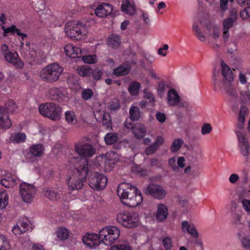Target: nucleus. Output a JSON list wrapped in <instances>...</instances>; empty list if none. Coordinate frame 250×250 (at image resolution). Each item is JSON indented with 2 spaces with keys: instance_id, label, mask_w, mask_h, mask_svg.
<instances>
[{
  "instance_id": "obj_1",
  "label": "nucleus",
  "mask_w": 250,
  "mask_h": 250,
  "mask_svg": "<svg viewBox=\"0 0 250 250\" xmlns=\"http://www.w3.org/2000/svg\"><path fill=\"white\" fill-rule=\"evenodd\" d=\"M71 162L74 168L72 174L67 180L69 190L81 189L88 172V160L83 158H73Z\"/></svg>"
},
{
  "instance_id": "obj_2",
  "label": "nucleus",
  "mask_w": 250,
  "mask_h": 250,
  "mask_svg": "<svg viewBox=\"0 0 250 250\" xmlns=\"http://www.w3.org/2000/svg\"><path fill=\"white\" fill-rule=\"evenodd\" d=\"M219 71L214 69L212 73V80L215 90H224V92L229 97V101L233 110L237 108L239 104V101L237 100V92L232 83H224L220 85L218 83Z\"/></svg>"
},
{
  "instance_id": "obj_3",
  "label": "nucleus",
  "mask_w": 250,
  "mask_h": 250,
  "mask_svg": "<svg viewBox=\"0 0 250 250\" xmlns=\"http://www.w3.org/2000/svg\"><path fill=\"white\" fill-rule=\"evenodd\" d=\"M63 69L58 63L54 62L44 67L40 72L42 80L47 83H53L58 80Z\"/></svg>"
},
{
  "instance_id": "obj_4",
  "label": "nucleus",
  "mask_w": 250,
  "mask_h": 250,
  "mask_svg": "<svg viewBox=\"0 0 250 250\" xmlns=\"http://www.w3.org/2000/svg\"><path fill=\"white\" fill-rule=\"evenodd\" d=\"M65 35L71 39H82L87 33L86 26L80 22L72 21L67 22L65 26Z\"/></svg>"
},
{
  "instance_id": "obj_5",
  "label": "nucleus",
  "mask_w": 250,
  "mask_h": 250,
  "mask_svg": "<svg viewBox=\"0 0 250 250\" xmlns=\"http://www.w3.org/2000/svg\"><path fill=\"white\" fill-rule=\"evenodd\" d=\"M41 114L54 121H59L61 118L62 108L53 103L41 104L39 107Z\"/></svg>"
},
{
  "instance_id": "obj_6",
  "label": "nucleus",
  "mask_w": 250,
  "mask_h": 250,
  "mask_svg": "<svg viewBox=\"0 0 250 250\" xmlns=\"http://www.w3.org/2000/svg\"><path fill=\"white\" fill-rule=\"evenodd\" d=\"M102 243L106 245L113 243L120 235V229L116 226H109L103 228L99 231Z\"/></svg>"
},
{
  "instance_id": "obj_7",
  "label": "nucleus",
  "mask_w": 250,
  "mask_h": 250,
  "mask_svg": "<svg viewBox=\"0 0 250 250\" xmlns=\"http://www.w3.org/2000/svg\"><path fill=\"white\" fill-rule=\"evenodd\" d=\"M116 219L118 222L127 228L137 226L139 221L138 214L133 211H121L117 215Z\"/></svg>"
},
{
  "instance_id": "obj_8",
  "label": "nucleus",
  "mask_w": 250,
  "mask_h": 250,
  "mask_svg": "<svg viewBox=\"0 0 250 250\" xmlns=\"http://www.w3.org/2000/svg\"><path fill=\"white\" fill-rule=\"evenodd\" d=\"M119 160L118 154L113 151H110L105 155H101L96 158V161L99 165L104 164L106 171H111L115 164Z\"/></svg>"
},
{
  "instance_id": "obj_9",
  "label": "nucleus",
  "mask_w": 250,
  "mask_h": 250,
  "mask_svg": "<svg viewBox=\"0 0 250 250\" xmlns=\"http://www.w3.org/2000/svg\"><path fill=\"white\" fill-rule=\"evenodd\" d=\"M107 181V177L103 174L94 172L89 179V185L93 189L103 190L106 187Z\"/></svg>"
},
{
  "instance_id": "obj_10",
  "label": "nucleus",
  "mask_w": 250,
  "mask_h": 250,
  "mask_svg": "<svg viewBox=\"0 0 250 250\" xmlns=\"http://www.w3.org/2000/svg\"><path fill=\"white\" fill-rule=\"evenodd\" d=\"M167 103L170 106H177L179 108L188 107L189 105L188 102L181 99L177 92L173 88H170L167 92Z\"/></svg>"
},
{
  "instance_id": "obj_11",
  "label": "nucleus",
  "mask_w": 250,
  "mask_h": 250,
  "mask_svg": "<svg viewBox=\"0 0 250 250\" xmlns=\"http://www.w3.org/2000/svg\"><path fill=\"white\" fill-rule=\"evenodd\" d=\"M237 19V14L235 10L230 12V15L222 22L223 35L224 41H228L230 37V29L232 28Z\"/></svg>"
},
{
  "instance_id": "obj_12",
  "label": "nucleus",
  "mask_w": 250,
  "mask_h": 250,
  "mask_svg": "<svg viewBox=\"0 0 250 250\" xmlns=\"http://www.w3.org/2000/svg\"><path fill=\"white\" fill-rule=\"evenodd\" d=\"M138 189L128 183H123L120 184L117 189V194L120 197L122 203L124 205V201L126 199H129L134 192H136Z\"/></svg>"
},
{
  "instance_id": "obj_13",
  "label": "nucleus",
  "mask_w": 250,
  "mask_h": 250,
  "mask_svg": "<svg viewBox=\"0 0 250 250\" xmlns=\"http://www.w3.org/2000/svg\"><path fill=\"white\" fill-rule=\"evenodd\" d=\"M36 188L34 186L26 183H22L20 185V193L24 202L31 203L36 193Z\"/></svg>"
},
{
  "instance_id": "obj_14",
  "label": "nucleus",
  "mask_w": 250,
  "mask_h": 250,
  "mask_svg": "<svg viewBox=\"0 0 250 250\" xmlns=\"http://www.w3.org/2000/svg\"><path fill=\"white\" fill-rule=\"evenodd\" d=\"M238 141V147L240 153L244 157L250 154V145L246 137V134L241 131H236Z\"/></svg>"
},
{
  "instance_id": "obj_15",
  "label": "nucleus",
  "mask_w": 250,
  "mask_h": 250,
  "mask_svg": "<svg viewBox=\"0 0 250 250\" xmlns=\"http://www.w3.org/2000/svg\"><path fill=\"white\" fill-rule=\"evenodd\" d=\"M145 193L157 199H163L167 195V191L162 186L155 184L148 185L145 190Z\"/></svg>"
},
{
  "instance_id": "obj_16",
  "label": "nucleus",
  "mask_w": 250,
  "mask_h": 250,
  "mask_svg": "<svg viewBox=\"0 0 250 250\" xmlns=\"http://www.w3.org/2000/svg\"><path fill=\"white\" fill-rule=\"evenodd\" d=\"M48 96L55 101H65L68 99V93L65 88L62 87H50L48 89Z\"/></svg>"
},
{
  "instance_id": "obj_17",
  "label": "nucleus",
  "mask_w": 250,
  "mask_h": 250,
  "mask_svg": "<svg viewBox=\"0 0 250 250\" xmlns=\"http://www.w3.org/2000/svg\"><path fill=\"white\" fill-rule=\"evenodd\" d=\"M220 66L223 81H218L220 85H224V83H232L234 80V76L230 67L222 60L220 62Z\"/></svg>"
},
{
  "instance_id": "obj_18",
  "label": "nucleus",
  "mask_w": 250,
  "mask_h": 250,
  "mask_svg": "<svg viewBox=\"0 0 250 250\" xmlns=\"http://www.w3.org/2000/svg\"><path fill=\"white\" fill-rule=\"evenodd\" d=\"M75 151L79 155L83 157H91L95 153L93 146L88 143H78L75 145Z\"/></svg>"
},
{
  "instance_id": "obj_19",
  "label": "nucleus",
  "mask_w": 250,
  "mask_h": 250,
  "mask_svg": "<svg viewBox=\"0 0 250 250\" xmlns=\"http://www.w3.org/2000/svg\"><path fill=\"white\" fill-rule=\"evenodd\" d=\"M83 243L90 248H94L102 243L100 235L96 233H87L83 237Z\"/></svg>"
},
{
  "instance_id": "obj_20",
  "label": "nucleus",
  "mask_w": 250,
  "mask_h": 250,
  "mask_svg": "<svg viewBox=\"0 0 250 250\" xmlns=\"http://www.w3.org/2000/svg\"><path fill=\"white\" fill-rule=\"evenodd\" d=\"M185 158L183 156L173 157L168 160V166L175 172H178L186 166Z\"/></svg>"
},
{
  "instance_id": "obj_21",
  "label": "nucleus",
  "mask_w": 250,
  "mask_h": 250,
  "mask_svg": "<svg viewBox=\"0 0 250 250\" xmlns=\"http://www.w3.org/2000/svg\"><path fill=\"white\" fill-rule=\"evenodd\" d=\"M113 11V6L107 3H102L95 10V15L100 18L106 17L110 15Z\"/></svg>"
},
{
  "instance_id": "obj_22",
  "label": "nucleus",
  "mask_w": 250,
  "mask_h": 250,
  "mask_svg": "<svg viewBox=\"0 0 250 250\" xmlns=\"http://www.w3.org/2000/svg\"><path fill=\"white\" fill-rule=\"evenodd\" d=\"M7 62L13 64L17 68H21L23 66V62L19 58L16 52L11 51L3 57Z\"/></svg>"
},
{
  "instance_id": "obj_23",
  "label": "nucleus",
  "mask_w": 250,
  "mask_h": 250,
  "mask_svg": "<svg viewBox=\"0 0 250 250\" xmlns=\"http://www.w3.org/2000/svg\"><path fill=\"white\" fill-rule=\"evenodd\" d=\"M95 118L97 121H102L106 128L111 127V117L110 114L104 111H96L94 112Z\"/></svg>"
},
{
  "instance_id": "obj_24",
  "label": "nucleus",
  "mask_w": 250,
  "mask_h": 250,
  "mask_svg": "<svg viewBox=\"0 0 250 250\" xmlns=\"http://www.w3.org/2000/svg\"><path fill=\"white\" fill-rule=\"evenodd\" d=\"M143 201V197L141 193L138 191L134 192V195L129 199H126L124 201V205L130 208H135L139 206Z\"/></svg>"
},
{
  "instance_id": "obj_25",
  "label": "nucleus",
  "mask_w": 250,
  "mask_h": 250,
  "mask_svg": "<svg viewBox=\"0 0 250 250\" xmlns=\"http://www.w3.org/2000/svg\"><path fill=\"white\" fill-rule=\"evenodd\" d=\"M64 51L68 57L73 58H79L82 54V50L80 48L71 43L65 45Z\"/></svg>"
},
{
  "instance_id": "obj_26",
  "label": "nucleus",
  "mask_w": 250,
  "mask_h": 250,
  "mask_svg": "<svg viewBox=\"0 0 250 250\" xmlns=\"http://www.w3.org/2000/svg\"><path fill=\"white\" fill-rule=\"evenodd\" d=\"M181 229L184 233H188L195 238H198L199 236L194 225L192 223H189L187 221L182 222Z\"/></svg>"
},
{
  "instance_id": "obj_27",
  "label": "nucleus",
  "mask_w": 250,
  "mask_h": 250,
  "mask_svg": "<svg viewBox=\"0 0 250 250\" xmlns=\"http://www.w3.org/2000/svg\"><path fill=\"white\" fill-rule=\"evenodd\" d=\"M122 11L126 14L133 16L136 13V7L133 0H124L121 5Z\"/></svg>"
},
{
  "instance_id": "obj_28",
  "label": "nucleus",
  "mask_w": 250,
  "mask_h": 250,
  "mask_svg": "<svg viewBox=\"0 0 250 250\" xmlns=\"http://www.w3.org/2000/svg\"><path fill=\"white\" fill-rule=\"evenodd\" d=\"M168 215V209L164 204H159L157 205V210L156 218L159 221H163L167 219Z\"/></svg>"
},
{
  "instance_id": "obj_29",
  "label": "nucleus",
  "mask_w": 250,
  "mask_h": 250,
  "mask_svg": "<svg viewBox=\"0 0 250 250\" xmlns=\"http://www.w3.org/2000/svg\"><path fill=\"white\" fill-rule=\"evenodd\" d=\"M11 123L8 115L3 107H0V128H8Z\"/></svg>"
},
{
  "instance_id": "obj_30",
  "label": "nucleus",
  "mask_w": 250,
  "mask_h": 250,
  "mask_svg": "<svg viewBox=\"0 0 250 250\" xmlns=\"http://www.w3.org/2000/svg\"><path fill=\"white\" fill-rule=\"evenodd\" d=\"M236 205L235 203L231 204V207L229 208V212L231 216V223L234 225H238L241 221V216L236 211Z\"/></svg>"
},
{
  "instance_id": "obj_31",
  "label": "nucleus",
  "mask_w": 250,
  "mask_h": 250,
  "mask_svg": "<svg viewBox=\"0 0 250 250\" xmlns=\"http://www.w3.org/2000/svg\"><path fill=\"white\" fill-rule=\"evenodd\" d=\"M132 132L135 137L140 140L145 136L146 131L145 126L143 125L137 124L134 125Z\"/></svg>"
},
{
  "instance_id": "obj_32",
  "label": "nucleus",
  "mask_w": 250,
  "mask_h": 250,
  "mask_svg": "<svg viewBox=\"0 0 250 250\" xmlns=\"http://www.w3.org/2000/svg\"><path fill=\"white\" fill-rule=\"evenodd\" d=\"M130 70V66L128 63H123L113 70V73L116 76L127 74Z\"/></svg>"
},
{
  "instance_id": "obj_33",
  "label": "nucleus",
  "mask_w": 250,
  "mask_h": 250,
  "mask_svg": "<svg viewBox=\"0 0 250 250\" xmlns=\"http://www.w3.org/2000/svg\"><path fill=\"white\" fill-rule=\"evenodd\" d=\"M70 231L64 227L58 228L55 231L56 237L59 240L64 241L69 236Z\"/></svg>"
},
{
  "instance_id": "obj_34",
  "label": "nucleus",
  "mask_w": 250,
  "mask_h": 250,
  "mask_svg": "<svg viewBox=\"0 0 250 250\" xmlns=\"http://www.w3.org/2000/svg\"><path fill=\"white\" fill-rule=\"evenodd\" d=\"M0 184L6 188L14 187L16 184V179L13 176L7 175L0 180Z\"/></svg>"
},
{
  "instance_id": "obj_35",
  "label": "nucleus",
  "mask_w": 250,
  "mask_h": 250,
  "mask_svg": "<svg viewBox=\"0 0 250 250\" xmlns=\"http://www.w3.org/2000/svg\"><path fill=\"white\" fill-rule=\"evenodd\" d=\"M247 111L248 108L247 107L243 105L241 106L238 116V123L237 124V127L240 129H242L243 128V125L245 122V115Z\"/></svg>"
},
{
  "instance_id": "obj_36",
  "label": "nucleus",
  "mask_w": 250,
  "mask_h": 250,
  "mask_svg": "<svg viewBox=\"0 0 250 250\" xmlns=\"http://www.w3.org/2000/svg\"><path fill=\"white\" fill-rule=\"evenodd\" d=\"M65 119L68 124L74 125L77 122V118L74 112L72 110H68L64 113Z\"/></svg>"
},
{
  "instance_id": "obj_37",
  "label": "nucleus",
  "mask_w": 250,
  "mask_h": 250,
  "mask_svg": "<svg viewBox=\"0 0 250 250\" xmlns=\"http://www.w3.org/2000/svg\"><path fill=\"white\" fill-rule=\"evenodd\" d=\"M76 71L81 76L88 77L91 75L92 69L87 65H82L76 68Z\"/></svg>"
},
{
  "instance_id": "obj_38",
  "label": "nucleus",
  "mask_w": 250,
  "mask_h": 250,
  "mask_svg": "<svg viewBox=\"0 0 250 250\" xmlns=\"http://www.w3.org/2000/svg\"><path fill=\"white\" fill-rule=\"evenodd\" d=\"M31 153L35 156H41L44 152V148L42 144L33 145L30 149Z\"/></svg>"
},
{
  "instance_id": "obj_39",
  "label": "nucleus",
  "mask_w": 250,
  "mask_h": 250,
  "mask_svg": "<svg viewBox=\"0 0 250 250\" xmlns=\"http://www.w3.org/2000/svg\"><path fill=\"white\" fill-rule=\"evenodd\" d=\"M121 43V39L119 36L112 35L108 39V45L113 48L118 47Z\"/></svg>"
},
{
  "instance_id": "obj_40",
  "label": "nucleus",
  "mask_w": 250,
  "mask_h": 250,
  "mask_svg": "<svg viewBox=\"0 0 250 250\" xmlns=\"http://www.w3.org/2000/svg\"><path fill=\"white\" fill-rule=\"evenodd\" d=\"M26 139V135L20 132L12 134L10 137V141L14 143H20L24 142Z\"/></svg>"
},
{
  "instance_id": "obj_41",
  "label": "nucleus",
  "mask_w": 250,
  "mask_h": 250,
  "mask_svg": "<svg viewBox=\"0 0 250 250\" xmlns=\"http://www.w3.org/2000/svg\"><path fill=\"white\" fill-rule=\"evenodd\" d=\"M3 107L7 115L8 113H13L16 112L17 109V105L13 100L7 101L5 104V107Z\"/></svg>"
},
{
  "instance_id": "obj_42",
  "label": "nucleus",
  "mask_w": 250,
  "mask_h": 250,
  "mask_svg": "<svg viewBox=\"0 0 250 250\" xmlns=\"http://www.w3.org/2000/svg\"><path fill=\"white\" fill-rule=\"evenodd\" d=\"M8 203V195L6 190L0 191V209L5 208Z\"/></svg>"
},
{
  "instance_id": "obj_43",
  "label": "nucleus",
  "mask_w": 250,
  "mask_h": 250,
  "mask_svg": "<svg viewBox=\"0 0 250 250\" xmlns=\"http://www.w3.org/2000/svg\"><path fill=\"white\" fill-rule=\"evenodd\" d=\"M118 139V135L116 133H108L104 137V140L106 145H112L115 143Z\"/></svg>"
},
{
  "instance_id": "obj_44",
  "label": "nucleus",
  "mask_w": 250,
  "mask_h": 250,
  "mask_svg": "<svg viewBox=\"0 0 250 250\" xmlns=\"http://www.w3.org/2000/svg\"><path fill=\"white\" fill-rule=\"evenodd\" d=\"M238 78L241 84H250V72H241L239 74Z\"/></svg>"
},
{
  "instance_id": "obj_45",
  "label": "nucleus",
  "mask_w": 250,
  "mask_h": 250,
  "mask_svg": "<svg viewBox=\"0 0 250 250\" xmlns=\"http://www.w3.org/2000/svg\"><path fill=\"white\" fill-rule=\"evenodd\" d=\"M192 31L193 34L196 38L201 42H205L206 40L205 36L201 32L200 29L196 23H194L192 26Z\"/></svg>"
},
{
  "instance_id": "obj_46",
  "label": "nucleus",
  "mask_w": 250,
  "mask_h": 250,
  "mask_svg": "<svg viewBox=\"0 0 250 250\" xmlns=\"http://www.w3.org/2000/svg\"><path fill=\"white\" fill-rule=\"evenodd\" d=\"M208 30L212 32V37L213 39L216 40L220 36V30L218 26L214 24H210L207 26Z\"/></svg>"
},
{
  "instance_id": "obj_47",
  "label": "nucleus",
  "mask_w": 250,
  "mask_h": 250,
  "mask_svg": "<svg viewBox=\"0 0 250 250\" xmlns=\"http://www.w3.org/2000/svg\"><path fill=\"white\" fill-rule=\"evenodd\" d=\"M184 144V140L182 139L178 138L175 139L172 143L170 151L172 152H175L179 150Z\"/></svg>"
},
{
  "instance_id": "obj_48",
  "label": "nucleus",
  "mask_w": 250,
  "mask_h": 250,
  "mask_svg": "<svg viewBox=\"0 0 250 250\" xmlns=\"http://www.w3.org/2000/svg\"><path fill=\"white\" fill-rule=\"evenodd\" d=\"M44 192V196L51 200H57L60 198V195L55 190L47 189Z\"/></svg>"
},
{
  "instance_id": "obj_49",
  "label": "nucleus",
  "mask_w": 250,
  "mask_h": 250,
  "mask_svg": "<svg viewBox=\"0 0 250 250\" xmlns=\"http://www.w3.org/2000/svg\"><path fill=\"white\" fill-rule=\"evenodd\" d=\"M130 117L132 121H137L140 117V109L137 106H132L129 110Z\"/></svg>"
},
{
  "instance_id": "obj_50",
  "label": "nucleus",
  "mask_w": 250,
  "mask_h": 250,
  "mask_svg": "<svg viewBox=\"0 0 250 250\" xmlns=\"http://www.w3.org/2000/svg\"><path fill=\"white\" fill-rule=\"evenodd\" d=\"M162 243L165 250H171L173 246L172 239L169 236L163 237Z\"/></svg>"
},
{
  "instance_id": "obj_51",
  "label": "nucleus",
  "mask_w": 250,
  "mask_h": 250,
  "mask_svg": "<svg viewBox=\"0 0 250 250\" xmlns=\"http://www.w3.org/2000/svg\"><path fill=\"white\" fill-rule=\"evenodd\" d=\"M141 84L137 82L131 83L128 87V91L132 95H137L139 91Z\"/></svg>"
},
{
  "instance_id": "obj_52",
  "label": "nucleus",
  "mask_w": 250,
  "mask_h": 250,
  "mask_svg": "<svg viewBox=\"0 0 250 250\" xmlns=\"http://www.w3.org/2000/svg\"><path fill=\"white\" fill-rule=\"evenodd\" d=\"M0 250H10L8 241L2 235H0Z\"/></svg>"
},
{
  "instance_id": "obj_53",
  "label": "nucleus",
  "mask_w": 250,
  "mask_h": 250,
  "mask_svg": "<svg viewBox=\"0 0 250 250\" xmlns=\"http://www.w3.org/2000/svg\"><path fill=\"white\" fill-rule=\"evenodd\" d=\"M81 94L83 99L84 101H87L93 96L94 92L92 89L86 88L83 90Z\"/></svg>"
},
{
  "instance_id": "obj_54",
  "label": "nucleus",
  "mask_w": 250,
  "mask_h": 250,
  "mask_svg": "<svg viewBox=\"0 0 250 250\" xmlns=\"http://www.w3.org/2000/svg\"><path fill=\"white\" fill-rule=\"evenodd\" d=\"M131 248L127 243H122L112 246L110 250H131Z\"/></svg>"
},
{
  "instance_id": "obj_55",
  "label": "nucleus",
  "mask_w": 250,
  "mask_h": 250,
  "mask_svg": "<svg viewBox=\"0 0 250 250\" xmlns=\"http://www.w3.org/2000/svg\"><path fill=\"white\" fill-rule=\"evenodd\" d=\"M82 60L86 63H95L97 62V58L95 55H87L82 57Z\"/></svg>"
},
{
  "instance_id": "obj_56",
  "label": "nucleus",
  "mask_w": 250,
  "mask_h": 250,
  "mask_svg": "<svg viewBox=\"0 0 250 250\" xmlns=\"http://www.w3.org/2000/svg\"><path fill=\"white\" fill-rule=\"evenodd\" d=\"M241 101L244 103H249L250 102V91L249 90L243 91L241 92Z\"/></svg>"
},
{
  "instance_id": "obj_57",
  "label": "nucleus",
  "mask_w": 250,
  "mask_h": 250,
  "mask_svg": "<svg viewBox=\"0 0 250 250\" xmlns=\"http://www.w3.org/2000/svg\"><path fill=\"white\" fill-rule=\"evenodd\" d=\"M243 209L248 215H250V200L244 199L241 201Z\"/></svg>"
},
{
  "instance_id": "obj_58",
  "label": "nucleus",
  "mask_w": 250,
  "mask_h": 250,
  "mask_svg": "<svg viewBox=\"0 0 250 250\" xmlns=\"http://www.w3.org/2000/svg\"><path fill=\"white\" fill-rule=\"evenodd\" d=\"M144 97L146 99L149 100L150 103L152 105L154 104V98L152 93L149 91L147 89H145L144 90Z\"/></svg>"
},
{
  "instance_id": "obj_59",
  "label": "nucleus",
  "mask_w": 250,
  "mask_h": 250,
  "mask_svg": "<svg viewBox=\"0 0 250 250\" xmlns=\"http://www.w3.org/2000/svg\"><path fill=\"white\" fill-rule=\"evenodd\" d=\"M212 129V126L209 124H204L201 127V133L202 135L208 134L211 132Z\"/></svg>"
},
{
  "instance_id": "obj_60",
  "label": "nucleus",
  "mask_w": 250,
  "mask_h": 250,
  "mask_svg": "<svg viewBox=\"0 0 250 250\" xmlns=\"http://www.w3.org/2000/svg\"><path fill=\"white\" fill-rule=\"evenodd\" d=\"M140 11L144 23L147 25H149L151 23V20L148 13L143 10H141Z\"/></svg>"
},
{
  "instance_id": "obj_61",
  "label": "nucleus",
  "mask_w": 250,
  "mask_h": 250,
  "mask_svg": "<svg viewBox=\"0 0 250 250\" xmlns=\"http://www.w3.org/2000/svg\"><path fill=\"white\" fill-rule=\"evenodd\" d=\"M1 28L3 30V36L5 37L7 36L8 33L13 34L15 33V30L16 29V27L14 25H12L8 28H5L3 26Z\"/></svg>"
},
{
  "instance_id": "obj_62",
  "label": "nucleus",
  "mask_w": 250,
  "mask_h": 250,
  "mask_svg": "<svg viewBox=\"0 0 250 250\" xmlns=\"http://www.w3.org/2000/svg\"><path fill=\"white\" fill-rule=\"evenodd\" d=\"M241 242L242 247L245 249L250 248V239L249 237L243 236L241 238Z\"/></svg>"
},
{
  "instance_id": "obj_63",
  "label": "nucleus",
  "mask_w": 250,
  "mask_h": 250,
  "mask_svg": "<svg viewBox=\"0 0 250 250\" xmlns=\"http://www.w3.org/2000/svg\"><path fill=\"white\" fill-rule=\"evenodd\" d=\"M12 231L15 235H20L25 232L24 229H22L20 224H17L14 226Z\"/></svg>"
},
{
  "instance_id": "obj_64",
  "label": "nucleus",
  "mask_w": 250,
  "mask_h": 250,
  "mask_svg": "<svg viewBox=\"0 0 250 250\" xmlns=\"http://www.w3.org/2000/svg\"><path fill=\"white\" fill-rule=\"evenodd\" d=\"M240 16L243 19H247L250 18V6L246 7L241 11Z\"/></svg>"
}]
</instances>
